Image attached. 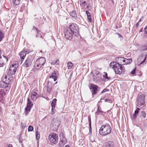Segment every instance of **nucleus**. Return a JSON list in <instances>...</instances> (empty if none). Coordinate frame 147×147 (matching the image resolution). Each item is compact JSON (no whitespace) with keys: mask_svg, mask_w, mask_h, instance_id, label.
<instances>
[{"mask_svg":"<svg viewBox=\"0 0 147 147\" xmlns=\"http://www.w3.org/2000/svg\"><path fill=\"white\" fill-rule=\"evenodd\" d=\"M139 117L142 121H144L146 120V112L144 111H141L139 114Z\"/></svg>","mask_w":147,"mask_h":147,"instance_id":"obj_13","label":"nucleus"},{"mask_svg":"<svg viewBox=\"0 0 147 147\" xmlns=\"http://www.w3.org/2000/svg\"><path fill=\"white\" fill-rule=\"evenodd\" d=\"M126 59L122 57H119L118 58H117L116 59V61H123V64L122 65H124L126 64ZM121 63H122V62H121Z\"/></svg>","mask_w":147,"mask_h":147,"instance_id":"obj_23","label":"nucleus"},{"mask_svg":"<svg viewBox=\"0 0 147 147\" xmlns=\"http://www.w3.org/2000/svg\"><path fill=\"white\" fill-rule=\"evenodd\" d=\"M3 79L4 81V83H5V84H9L11 83V80H10L8 78H7V76H5L4 77H3Z\"/></svg>","mask_w":147,"mask_h":147,"instance_id":"obj_20","label":"nucleus"},{"mask_svg":"<svg viewBox=\"0 0 147 147\" xmlns=\"http://www.w3.org/2000/svg\"><path fill=\"white\" fill-rule=\"evenodd\" d=\"M55 108H53L52 109V108H51V111H51V114L52 115H53V114H54L56 112V111L55 110Z\"/></svg>","mask_w":147,"mask_h":147,"instance_id":"obj_41","label":"nucleus"},{"mask_svg":"<svg viewBox=\"0 0 147 147\" xmlns=\"http://www.w3.org/2000/svg\"><path fill=\"white\" fill-rule=\"evenodd\" d=\"M68 28L71 30V31L73 33V34L75 36L78 34L79 33L78 27L76 24H72L69 26Z\"/></svg>","mask_w":147,"mask_h":147,"instance_id":"obj_5","label":"nucleus"},{"mask_svg":"<svg viewBox=\"0 0 147 147\" xmlns=\"http://www.w3.org/2000/svg\"><path fill=\"white\" fill-rule=\"evenodd\" d=\"M30 52V51L28 49H24L23 51L21 52L19 54L20 58L21 59H24L26 55L27 54H28Z\"/></svg>","mask_w":147,"mask_h":147,"instance_id":"obj_12","label":"nucleus"},{"mask_svg":"<svg viewBox=\"0 0 147 147\" xmlns=\"http://www.w3.org/2000/svg\"><path fill=\"white\" fill-rule=\"evenodd\" d=\"M102 100V99H101L100 100ZM100 102H101V100L99 101Z\"/></svg>","mask_w":147,"mask_h":147,"instance_id":"obj_61","label":"nucleus"},{"mask_svg":"<svg viewBox=\"0 0 147 147\" xmlns=\"http://www.w3.org/2000/svg\"><path fill=\"white\" fill-rule=\"evenodd\" d=\"M21 0H13V3L15 5H18L20 3Z\"/></svg>","mask_w":147,"mask_h":147,"instance_id":"obj_28","label":"nucleus"},{"mask_svg":"<svg viewBox=\"0 0 147 147\" xmlns=\"http://www.w3.org/2000/svg\"><path fill=\"white\" fill-rule=\"evenodd\" d=\"M7 147H13L12 145L11 144H9Z\"/></svg>","mask_w":147,"mask_h":147,"instance_id":"obj_50","label":"nucleus"},{"mask_svg":"<svg viewBox=\"0 0 147 147\" xmlns=\"http://www.w3.org/2000/svg\"><path fill=\"white\" fill-rule=\"evenodd\" d=\"M147 38V36H145ZM142 49L143 51H144L147 50V44L146 45H143L142 47Z\"/></svg>","mask_w":147,"mask_h":147,"instance_id":"obj_34","label":"nucleus"},{"mask_svg":"<svg viewBox=\"0 0 147 147\" xmlns=\"http://www.w3.org/2000/svg\"><path fill=\"white\" fill-rule=\"evenodd\" d=\"M89 131H90V133L91 134L92 132V128H91V125H89Z\"/></svg>","mask_w":147,"mask_h":147,"instance_id":"obj_47","label":"nucleus"},{"mask_svg":"<svg viewBox=\"0 0 147 147\" xmlns=\"http://www.w3.org/2000/svg\"><path fill=\"white\" fill-rule=\"evenodd\" d=\"M91 9V7L89 5H87L86 6V8L85 9H88V10L90 9Z\"/></svg>","mask_w":147,"mask_h":147,"instance_id":"obj_43","label":"nucleus"},{"mask_svg":"<svg viewBox=\"0 0 147 147\" xmlns=\"http://www.w3.org/2000/svg\"><path fill=\"white\" fill-rule=\"evenodd\" d=\"M40 135L39 132L38 131H36V138L37 140L39 139L40 138Z\"/></svg>","mask_w":147,"mask_h":147,"instance_id":"obj_35","label":"nucleus"},{"mask_svg":"<svg viewBox=\"0 0 147 147\" xmlns=\"http://www.w3.org/2000/svg\"><path fill=\"white\" fill-rule=\"evenodd\" d=\"M3 132H2L1 133V134H3Z\"/></svg>","mask_w":147,"mask_h":147,"instance_id":"obj_60","label":"nucleus"},{"mask_svg":"<svg viewBox=\"0 0 147 147\" xmlns=\"http://www.w3.org/2000/svg\"><path fill=\"white\" fill-rule=\"evenodd\" d=\"M67 64V67L69 69L71 68L73 65V64L71 62H68Z\"/></svg>","mask_w":147,"mask_h":147,"instance_id":"obj_32","label":"nucleus"},{"mask_svg":"<svg viewBox=\"0 0 147 147\" xmlns=\"http://www.w3.org/2000/svg\"><path fill=\"white\" fill-rule=\"evenodd\" d=\"M139 22H138V23H137L136 24V27H138V26H139Z\"/></svg>","mask_w":147,"mask_h":147,"instance_id":"obj_52","label":"nucleus"},{"mask_svg":"<svg viewBox=\"0 0 147 147\" xmlns=\"http://www.w3.org/2000/svg\"><path fill=\"white\" fill-rule=\"evenodd\" d=\"M32 31L35 32L36 33H37V34H39V32L40 31L38 30V29L36 28L35 26H34L32 30Z\"/></svg>","mask_w":147,"mask_h":147,"instance_id":"obj_29","label":"nucleus"},{"mask_svg":"<svg viewBox=\"0 0 147 147\" xmlns=\"http://www.w3.org/2000/svg\"><path fill=\"white\" fill-rule=\"evenodd\" d=\"M112 131L111 127L107 124L102 125L100 127L99 132L100 134L102 136H106L110 134Z\"/></svg>","mask_w":147,"mask_h":147,"instance_id":"obj_2","label":"nucleus"},{"mask_svg":"<svg viewBox=\"0 0 147 147\" xmlns=\"http://www.w3.org/2000/svg\"><path fill=\"white\" fill-rule=\"evenodd\" d=\"M30 1H32V0H30Z\"/></svg>","mask_w":147,"mask_h":147,"instance_id":"obj_62","label":"nucleus"},{"mask_svg":"<svg viewBox=\"0 0 147 147\" xmlns=\"http://www.w3.org/2000/svg\"><path fill=\"white\" fill-rule=\"evenodd\" d=\"M60 141L63 142L64 144H66L67 142V140L65 137L62 136L60 137Z\"/></svg>","mask_w":147,"mask_h":147,"instance_id":"obj_26","label":"nucleus"},{"mask_svg":"<svg viewBox=\"0 0 147 147\" xmlns=\"http://www.w3.org/2000/svg\"><path fill=\"white\" fill-rule=\"evenodd\" d=\"M105 147H114V142L112 141H109L104 144Z\"/></svg>","mask_w":147,"mask_h":147,"instance_id":"obj_19","label":"nucleus"},{"mask_svg":"<svg viewBox=\"0 0 147 147\" xmlns=\"http://www.w3.org/2000/svg\"><path fill=\"white\" fill-rule=\"evenodd\" d=\"M65 147H69L68 145H66Z\"/></svg>","mask_w":147,"mask_h":147,"instance_id":"obj_56","label":"nucleus"},{"mask_svg":"<svg viewBox=\"0 0 147 147\" xmlns=\"http://www.w3.org/2000/svg\"><path fill=\"white\" fill-rule=\"evenodd\" d=\"M107 90L108 91H109L108 90H107V89H105L104 90H103L102 91V92H101V93L102 94H103L105 92H106V91H107Z\"/></svg>","mask_w":147,"mask_h":147,"instance_id":"obj_46","label":"nucleus"},{"mask_svg":"<svg viewBox=\"0 0 147 147\" xmlns=\"http://www.w3.org/2000/svg\"><path fill=\"white\" fill-rule=\"evenodd\" d=\"M60 125V122L56 119H53L51 123V128L53 131H56Z\"/></svg>","mask_w":147,"mask_h":147,"instance_id":"obj_6","label":"nucleus"},{"mask_svg":"<svg viewBox=\"0 0 147 147\" xmlns=\"http://www.w3.org/2000/svg\"><path fill=\"white\" fill-rule=\"evenodd\" d=\"M33 130V127L32 126L30 125L28 128V131H32Z\"/></svg>","mask_w":147,"mask_h":147,"instance_id":"obj_39","label":"nucleus"},{"mask_svg":"<svg viewBox=\"0 0 147 147\" xmlns=\"http://www.w3.org/2000/svg\"><path fill=\"white\" fill-rule=\"evenodd\" d=\"M88 0H83V1H81L80 2L82 4H83L84 5H87V3L88 2Z\"/></svg>","mask_w":147,"mask_h":147,"instance_id":"obj_36","label":"nucleus"},{"mask_svg":"<svg viewBox=\"0 0 147 147\" xmlns=\"http://www.w3.org/2000/svg\"><path fill=\"white\" fill-rule=\"evenodd\" d=\"M36 91V90H33L31 93V97L33 100H36L38 97V94Z\"/></svg>","mask_w":147,"mask_h":147,"instance_id":"obj_15","label":"nucleus"},{"mask_svg":"<svg viewBox=\"0 0 147 147\" xmlns=\"http://www.w3.org/2000/svg\"><path fill=\"white\" fill-rule=\"evenodd\" d=\"M18 67V65L17 64L15 63L13 64H12L10 66L8 72L9 73L12 75L14 74L17 70Z\"/></svg>","mask_w":147,"mask_h":147,"instance_id":"obj_11","label":"nucleus"},{"mask_svg":"<svg viewBox=\"0 0 147 147\" xmlns=\"http://www.w3.org/2000/svg\"><path fill=\"white\" fill-rule=\"evenodd\" d=\"M86 15H87V16H88V15H91V14L90 13V12L87 11H86Z\"/></svg>","mask_w":147,"mask_h":147,"instance_id":"obj_48","label":"nucleus"},{"mask_svg":"<svg viewBox=\"0 0 147 147\" xmlns=\"http://www.w3.org/2000/svg\"><path fill=\"white\" fill-rule=\"evenodd\" d=\"M136 68H134L131 72V73L134 76H136L137 75L136 74ZM142 74V73L141 74V73L140 72V74H138V75H140L141 76Z\"/></svg>","mask_w":147,"mask_h":147,"instance_id":"obj_27","label":"nucleus"},{"mask_svg":"<svg viewBox=\"0 0 147 147\" xmlns=\"http://www.w3.org/2000/svg\"><path fill=\"white\" fill-rule=\"evenodd\" d=\"M140 109L139 108H137L135 110L134 113L131 116V118L132 119L135 120L139 113V111Z\"/></svg>","mask_w":147,"mask_h":147,"instance_id":"obj_18","label":"nucleus"},{"mask_svg":"<svg viewBox=\"0 0 147 147\" xmlns=\"http://www.w3.org/2000/svg\"><path fill=\"white\" fill-rule=\"evenodd\" d=\"M88 121L89 122V125H91V119L88 120Z\"/></svg>","mask_w":147,"mask_h":147,"instance_id":"obj_51","label":"nucleus"},{"mask_svg":"<svg viewBox=\"0 0 147 147\" xmlns=\"http://www.w3.org/2000/svg\"><path fill=\"white\" fill-rule=\"evenodd\" d=\"M57 82L55 84H56L57 83Z\"/></svg>","mask_w":147,"mask_h":147,"instance_id":"obj_59","label":"nucleus"},{"mask_svg":"<svg viewBox=\"0 0 147 147\" xmlns=\"http://www.w3.org/2000/svg\"><path fill=\"white\" fill-rule=\"evenodd\" d=\"M28 103H27V106L25 109L26 112L30 111L31 109V107H32L33 104L32 103L29 98H28L27 99Z\"/></svg>","mask_w":147,"mask_h":147,"instance_id":"obj_14","label":"nucleus"},{"mask_svg":"<svg viewBox=\"0 0 147 147\" xmlns=\"http://www.w3.org/2000/svg\"><path fill=\"white\" fill-rule=\"evenodd\" d=\"M101 74L98 71H97L95 74H94L93 76V79L94 81L96 82H100L102 80Z\"/></svg>","mask_w":147,"mask_h":147,"instance_id":"obj_9","label":"nucleus"},{"mask_svg":"<svg viewBox=\"0 0 147 147\" xmlns=\"http://www.w3.org/2000/svg\"><path fill=\"white\" fill-rule=\"evenodd\" d=\"M49 139L52 144L57 143L58 141V136L55 133H51L49 136Z\"/></svg>","mask_w":147,"mask_h":147,"instance_id":"obj_4","label":"nucleus"},{"mask_svg":"<svg viewBox=\"0 0 147 147\" xmlns=\"http://www.w3.org/2000/svg\"><path fill=\"white\" fill-rule=\"evenodd\" d=\"M46 62L45 58L41 57L37 59L35 63L34 66L36 69H39L41 68Z\"/></svg>","mask_w":147,"mask_h":147,"instance_id":"obj_3","label":"nucleus"},{"mask_svg":"<svg viewBox=\"0 0 147 147\" xmlns=\"http://www.w3.org/2000/svg\"><path fill=\"white\" fill-rule=\"evenodd\" d=\"M64 144L63 142L60 141L59 143V145L60 147H63L65 144Z\"/></svg>","mask_w":147,"mask_h":147,"instance_id":"obj_38","label":"nucleus"},{"mask_svg":"<svg viewBox=\"0 0 147 147\" xmlns=\"http://www.w3.org/2000/svg\"><path fill=\"white\" fill-rule=\"evenodd\" d=\"M103 76L104 82L108 81L111 79V77L108 76V74L106 72H105L103 73Z\"/></svg>","mask_w":147,"mask_h":147,"instance_id":"obj_21","label":"nucleus"},{"mask_svg":"<svg viewBox=\"0 0 147 147\" xmlns=\"http://www.w3.org/2000/svg\"><path fill=\"white\" fill-rule=\"evenodd\" d=\"M4 37V34L1 31H0V41H1L2 38Z\"/></svg>","mask_w":147,"mask_h":147,"instance_id":"obj_37","label":"nucleus"},{"mask_svg":"<svg viewBox=\"0 0 147 147\" xmlns=\"http://www.w3.org/2000/svg\"><path fill=\"white\" fill-rule=\"evenodd\" d=\"M126 64H128L132 62V59H126Z\"/></svg>","mask_w":147,"mask_h":147,"instance_id":"obj_33","label":"nucleus"},{"mask_svg":"<svg viewBox=\"0 0 147 147\" xmlns=\"http://www.w3.org/2000/svg\"><path fill=\"white\" fill-rule=\"evenodd\" d=\"M99 106L98 105V107L97 111L96 113V114L97 115H98L99 114H101L100 113H103V112L102 111H100L99 109Z\"/></svg>","mask_w":147,"mask_h":147,"instance_id":"obj_31","label":"nucleus"},{"mask_svg":"<svg viewBox=\"0 0 147 147\" xmlns=\"http://www.w3.org/2000/svg\"><path fill=\"white\" fill-rule=\"evenodd\" d=\"M144 31L146 34H147V26H146L144 28Z\"/></svg>","mask_w":147,"mask_h":147,"instance_id":"obj_45","label":"nucleus"},{"mask_svg":"<svg viewBox=\"0 0 147 147\" xmlns=\"http://www.w3.org/2000/svg\"><path fill=\"white\" fill-rule=\"evenodd\" d=\"M142 31H143L142 28H141V29H140V32H142Z\"/></svg>","mask_w":147,"mask_h":147,"instance_id":"obj_54","label":"nucleus"},{"mask_svg":"<svg viewBox=\"0 0 147 147\" xmlns=\"http://www.w3.org/2000/svg\"><path fill=\"white\" fill-rule=\"evenodd\" d=\"M116 34H117L119 35V37H121L122 38H123L121 34L118 33H117Z\"/></svg>","mask_w":147,"mask_h":147,"instance_id":"obj_49","label":"nucleus"},{"mask_svg":"<svg viewBox=\"0 0 147 147\" xmlns=\"http://www.w3.org/2000/svg\"><path fill=\"white\" fill-rule=\"evenodd\" d=\"M88 120H89L90 119H91L90 117V116H88Z\"/></svg>","mask_w":147,"mask_h":147,"instance_id":"obj_53","label":"nucleus"},{"mask_svg":"<svg viewBox=\"0 0 147 147\" xmlns=\"http://www.w3.org/2000/svg\"><path fill=\"white\" fill-rule=\"evenodd\" d=\"M52 84L51 83H48L47 86V92L48 93H50L52 90Z\"/></svg>","mask_w":147,"mask_h":147,"instance_id":"obj_25","label":"nucleus"},{"mask_svg":"<svg viewBox=\"0 0 147 147\" xmlns=\"http://www.w3.org/2000/svg\"><path fill=\"white\" fill-rule=\"evenodd\" d=\"M42 52V50L40 51V52Z\"/></svg>","mask_w":147,"mask_h":147,"instance_id":"obj_57","label":"nucleus"},{"mask_svg":"<svg viewBox=\"0 0 147 147\" xmlns=\"http://www.w3.org/2000/svg\"><path fill=\"white\" fill-rule=\"evenodd\" d=\"M98 86L94 84H91L89 86V88L93 95L96 94L98 92Z\"/></svg>","mask_w":147,"mask_h":147,"instance_id":"obj_8","label":"nucleus"},{"mask_svg":"<svg viewBox=\"0 0 147 147\" xmlns=\"http://www.w3.org/2000/svg\"><path fill=\"white\" fill-rule=\"evenodd\" d=\"M145 95L144 94H141L137 98V105L138 107H140L144 105Z\"/></svg>","mask_w":147,"mask_h":147,"instance_id":"obj_7","label":"nucleus"},{"mask_svg":"<svg viewBox=\"0 0 147 147\" xmlns=\"http://www.w3.org/2000/svg\"><path fill=\"white\" fill-rule=\"evenodd\" d=\"M105 102H108L110 103H111L112 102V100L110 99H105Z\"/></svg>","mask_w":147,"mask_h":147,"instance_id":"obj_44","label":"nucleus"},{"mask_svg":"<svg viewBox=\"0 0 147 147\" xmlns=\"http://www.w3.org/2000/svg\"><path fill=\"white\" fill-rule=\"evenodd\" d=\"M58 62V61H57L56 62H55V63H57V64H58L59 63V62H58V63L57 62Z\"/></svg>","mask_w":147,"mask_h":147,"instance_id":"obj_55","label":"nucleus"},{"mask_svg":"<svg viewBox=\"0 0 147 147\" xmlns=\"http://www.w3.org/2000/svg\"><path fill=\"white\" fill-rule=\"evenodd\" d=\"M70 15L74 19L76 20L77 18L76 12L75 11H72L70 13Z\"/></svg>","mask_w":147,"mask_h":147,"instance_id":"obj_22","label":"nucleus"},{"mask_svg":"<svg viewBox=\"0 0 147 147\" xmlns=\"http://www.w3.org/2000/svg\"><path fill=\"white\" fill-rule=\"evenodd\" d=\"M110 67L113 69L115 73L118 74H121L124 73L125 68L122 64L116 62H112L110 64Z\"/></svg>","mask_w":147,"mask_h":147,"instance_id":"obj_1","label":"nucleus"},{"mask_svg":"<svg viewBox=\"0 0 147 147\" xmlns=\"http://www.w3.org/2000/svg\"><path fill=\"white\" fill-rule=\"evenodd\" d=\"M57 99L56 98L53 99L51 102V107H52V109L55 108V106L56 104Z\"/></svg>","mask_w":147,"mask_h":147,"instance_id":"obj_24","label":"nucleus"},{"mask_svg":"<svg viewBox=\"0 0 147 147\" xmlns=\"http://www.w3.org/2000/svg\"><path fill=\"white\" fill-rule=\"evenodd\" d=\"M87 16L88 19L89 20V21L90 22H92V19L91 18V15H88Z\"/></svg>","mask_w":147,"mask_h":147,"instance_id":"obj_40","label":"nucleus"},{"mask_svg":"<svg viewBox=\"0 0 147 147\" xmlns=\"http://www.w3.org/2000/svg\"><path fill=\"white\" fill-rule=\"evenodd\" d=\"M49 78H52L53 79L54 81H55L57 79L58 76L56 74V72L54 71L52 73L49 75Z\"/></svg>","mask_w":147,"mask_h":147,"instance_id":"obj_17","label":"nucleus"},{"mask_svg":"<svg viewBox=\"0 0 147 147\" xmlns=\"http://www.w3.org/2000/svg\"><path fill=\"white\" fill-rule=\"evenodd\" d=\"M147 58V54L145 55V57L144 58V59L143 60L140 64L139 65H141L142 64H144V63H146V60Z\"/></svg>","mask_w":147,"mask_h":147,"instance_id":"obj_30","label":"nucleus"},{"mask_svg":"<svg viewBox=\"0 0 147 147\" xmlns=\"http://www.w3.org/2000/svg\"><path fill=\"white\" fill-rule=\"evenodd\" d=\"M141 21V20L140 19V20L138 22H140V21Z\"/></svg>","mask_w":147,"mask_h":147,"instance_id":"obj_58","label":"nucleus"},{"mask_svg":"<svg viewBox=\"0 0 147 147\" xmlns=\"http://www.w3.org/2000/svg\"><path fill=\"white\" fill-rule=\"evenodd\" d=\"M32 60L30 57L26 59L23 65L24 67H28L30 66L32 63Z\"/></svg>","mask_w":147,"mask_h":147,"instance_id":"obj_16","label":"nucleus"},{"mask_svg":"<svg viewBox=\"0 0 147 147\" xmlns=\"http://www.w3.org/2000/svg\"><path fill=\"white\" fill-rule=\"evenodd\" d=\"M73 33L68 28L66 29L64 34L65 37L67 39L71 40L72 38Z\"/></svg>","mask_w":147,"mask_h":147,"instance_id":"obj_10","label":"nucleus"},{"mask_svg":"<svg viewBox=\"0 0 147 147\" xmlns=\"http://www.w3.org/2000/svg\"><path fill=\"white\" fill-rule=\"evenodd\" d=\"M5 83H4V82H0V87L1 88H3L4 87V85L3 84Z\"/></svg>","mask_w":147,"mask_h":147,"instance_id":"obj_42","label":"nucleus"}]
</instances>
